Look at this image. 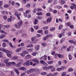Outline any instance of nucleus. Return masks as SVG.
Masks as SVG:
<instances>
[{
    "label": "nucleus",
    "instance_id": "27",
    "mask_svg": "<svg viewBox=\"0 0 76 76\" xmlns=\"http://www.w3.org/2000/svg\"><path fill=\"white\" fill-rule=\"evenodd\" d=\"M61 4L63 5V4H64V3H66V1H63V0H61Z\"/></svg>",
    "mask_w": 76,
    "mask_h": 76
},
{
    "label": "nucleus",
    "instance_id": "23",
    "mask_svg": "<svg viewBox=\"0 0 76 76\" xmlns=\"http://www.w3.org/2000/svg\"><path fill=\"white\" fill-rule=\"evenodd\" d=\"M18 56H15L13 57H12V60H17L18 59Z\"/></svg>",
    "mask_w": 76,
    "mask_h": 76
},
{
    "label": "nucleus",
    "instance_id": "45",
    "mask_svg": "<svg viewBox=\"0 0 76 76\" xmlns=\"http://www.w3.org/2000/svg\"><path fill=\"white\" fill-rule=\"evenodd\" d=\"M27 34L25 33L23 34H22L21 36L22 37H26L27 36Z\"/></svg>",
    "mask_w": 76,
    "mask_h": 76
},
{
    "label": "nucleus",
    "instance_id": "54",
    "mask_svg": "<svg viewBox=\"0 0 76 76\" xmlns=\"http://www.w3.org/2000/svg\"><path fill=\"white\" fill-rule=\"evenodd\" d=\"M56 8L58 9H60L62 8V7L61 6H57L56 7Z\"/></svg>",
    "mask_w": 76,
    "mask_h": 76
},
{
    "label": "nucleus",
    "instance_id": "39",
    "mask_svg": "<svg viewBox=\"0 0 76 76\" xmlns=\"http://www.w3.org/2000/svg\"><path fill=\"white\" fill-rule=\"evenodd\" d=\"M2 46L3 47H5L6 46V44L5 42H3L2 43Z\"/></svg>",
    "mask_w": 76,
    "mask_h": 76
},
{
    "label": "nucleus",
    "instance_id": "32",
    "mask_svg": "<svg viewBox=\"0 0 76 76\" xmlns=\"http://www.w3.org/2000/svg\"><path fill=\"white\" fill-rule=\"evenodd\" d=\"M28 51H29V52H32V51H33V48H31L30 49H28Z\"/></svg>",
    "mask_w": 76,
    "mask_h": 76
},
{
    "label": "nucleus",
    "instance_id": "64",
    "mask_svg": "<svg viewBox=\"0 0 76 76\" xmlns=\"http://www.w3.org/2000/svg\"><path fill=\"white\" fill-rule=\"evenodd\" d=\"M57 12H58V11L56 10H54L53 11V12L54 13H57Z\"/></svg>",
    "mask_w": 76,
    "mask_h": 76
},
{
    "label": "nucleus",
    "instance_id": "4",
    "mask_svg": "<svg viewBox=\"0 0 76 76\" xmlns=\"http://www.w3.org/2000/svg\"><path fill=\"white\" fill-rule=\"evenodd\" d=\"M9 53H7V56L9 58H11L12 57V55L11 54H12V52L9 51V52H8Z\"/></svg>",
    "mask_w": 76,
    "mask_h": 76
},
{
    "label": "nucleus",
    "instance_id": "14",
    "mask_svg": "<svg viewBox=\"0 0 76 76\" xmlns=\"http://www.w3.org/2000/svg\"><path fill=\"white\" fill-rule=\"evenodd\" d=\"M38 19H36L34 20V25H37V24H38Z\"/></svg>",
    "mask_w": 76,
    "mask_h": 76
},
{
    "label": "nucleus",
    "instance_id": "61",
    "mask_svg": "<svg viewBox=\"0 0 76 76\" xmlns=\"http://www.w3.org/2000/svg\"><path fill=\"white\" fill-rule=\"evenodd\" d=\"M2 54H3V53L0 51V58H1L3 57V55H2Z\"/></svg>",
    "mask_w": 76,
    "mask_h": 76
},
{
    "label": "nucleus",
    "instance_id": "8",
    "mask_svg": "<svg viewBox=\"0 0 76 76\" xmlns=\"http://www.w3.org/2000/svg\"><path fill=\"white\" fill-rule=\"evenodd\" d=\"M22 23H23V22L22 20L19 21V22L18 23V26L19 27V28H20L21 26H22Z\"/></svg>",
    "mask_w": 76,
    "mask_h": 76
},
{
    "label": "nucleus",
    "instance_id": "38",
    "mask_svg": "<svg viewBox=\"0 0 76 76\" xmlns=\"http://www.w3.org/2000/svg\"><path fill=\"white\" fill-rule=\"evenodd\" d=\"M53 37V35L51 34H48V35L46 36V37H47L48 38V37Z\"/></svg>",
    "mask_w": 76,
    "mask_h": 76
},
{
    "label": "nucleus",
    "instance_id": "10",
    "mask_svg": "<svg viewBox=\"0 0 76 76\" xmlns=\"http://www.w3.org/2000/svg\"><path fill=\"white\" fill-rule=\"evenodd\" d=\"M27 61L28 64V66H30V65L32 66V64H33V63H32V61H31V60H29Z\"/></svg>",
    "mask_w": 76,
    "mask_h": 76
},
{
    "label": "nucleus",
    "instance_id": "30",
    "mask_svg": "<svg viewBox=\"0 0 76 76\" xmlns=\"http://www.w3.org/2000/svg\"><path fill=\"white\" fill-rule=\"evenodd\" d=\"M65 40V38H62L60 40V42L61 43H63L64 41V40Z\"/></svg>",
    "mask_w": 76,
    "mask_h": 76
},
{
    "label": "nucleus",
    "instance_id": "48",
    "mask_svg": "<svg viewBox=\"0 0 76 76\" xmlns=\"http://www.w3.org/2000/svg\"><path fill=\"white\" fill-rule=\"evenodd\" d=\"M4 64H3L2 63H0V66H1V67L4 66Z\"/></svg>",
    "mask_w": 76,
    "mask_h": 76
},
{
    "label": "nucleus",
    "instance_id": "36",
    "mask_svg": "<svg viewBox=\"0 0 76 76\" xmlns=\"http://www.w3.org/2000/svg\"><path fill=\"white\" fill-rule=\"evenodd\" d=\"M50 31H55V28L53 27L51 28L50 29Z\"/></svg>",
    "mask_w": 76,
    "mask_h": 76
},
{
    "label": "nucleus",
    "instance_id": "21",
    "mask_svg": "<svg viewBox=\"0 0 76 76\" xmlns=\"http://www.w3.org/2000/svg\"><path fill=\"white\" fill-rule=\"evenodd\" d=\"M21 65V63L19 62L16 65V67H19Z\"/></svg>",
    "mask_w": 76,
    "mask_h": 76
},
{
    "label": "nucleus",
    "instance_id": "47",
    "mask_svg": "<svg viewBox=\"0 0 76 76\" xmlns=\"http://www.w3.org/2000/svg\"><path fill=\"white\" fill-rule=\"evenodd\" d=\"M4 27L6 28H10V25H4Z\"/></svg>",
    "mask_w": 76,
    "mask_h": 76
},
{
    "label": "nucleus",
    "instance_id": "52",
    "mask_svg": "<svg viewBox=\"0 0 76 76\" xmlns=\"http://www.w3.org/2000/svg\"><path fill=\"white\" fill-rule=\"evenodd\" d=\"M18 11H20V12H23V9L22 8H19V9H18Z\"/></svg>",
    "mask_w": 76,
    "mask_h": 76
},
{
    "label": "nucleus",
    "instance_id": "41",
    "mask_svg": "<svg viewBox=\"0 0 76 76\" xmlns=\"http://www.w3.org/2000/svg\"><path fill=\"white\" fill-rule=\"evenodd\" d=\"M37 54V53L36 52H34L32 53V55L33 56H36Z\"/></svg>",
    "mask_w": 76,
    "mask_h": 76
},
{
    "label": "nucleus",
    "instance_id": "35",
    "mask_svg": "<svg viewBox=\"0 0 76 76\" xmlns=\"http://www.w3.org/2000/svg\"><path fill=\"white\" fill-rule=\"evenodd\" d=\"M66 67L64 66H62L61 67V70H64V69H66Z\"/></svg>",
    "mask_w": 76,
    "mask_h": 76
},
{
    "label": "nucleus",
    "instance_id": "5",
    "mask_svg": "<svg viewBox=\"0 0 76 76\" xmlns=\"http://www.w3.org/2000/svg\"><path fill=\"white\" fill-rule=\"evenodd\" d=\"M58 56L59 58H63L64 57V55L59 54H56L55 56Z\"/></svg>",
    "mask_w": 76,
    "mask_h": 76
},
{
    "label": "nucleus",
    "instance_id": "15",
    "mask_svg": "<svg viewBox=\"0 0 76 76\" xmlns=\"http://www.w3.org/2000/svg\"><path fill=\"white\" fill-rule=\"evenodd\" d=\"M12 20V16H10V18H8L7 19V21H8L9 22H11Z\"/></svg>",
    "mask_w": 76,
    "mask_h": 76
},
{
    "label": "nucleus",
    "instance_id": "46",
    "mask_svg": "<svg viewBox=\"0 0 76 76\" xmlns=\"http://www.w3.org/2000/svg\"><path fill=\"white\" fill-rule=\"evenodd\" d=\"M9 7V5L7 4H6L4 5V8H6V7Z\"/></svg>",
    "mask_w": 76,
    "mask_h": 76
},
{
    "label": "nucleus",
    "instance_id": "31",
    "mask_svg": "<svg viewBox=\"0 0 76 76\" xmlns=\"http://www.w3.org/2000/svg\"><path fill=\"white\" fill-rule=\"evenodd\" d=\"M37 15L38 16H39L40 15H42V12H37L36 13Z\"/></svg>",
    "mask_w": 76,
    "mask_h": 76
},
{
    "label": "nucleus",
    "instance_id": "62",
    "mask_svg": "<svg viewBox=\"0 0 76 76\" xmlns=\"http://www.w3.org/2000/svg\"><path fill=\"white\" fill-rule=\"evenodd\" d=\"M48 28V26H46L44 27H43V29H44L45 30H46Z\"/></svg>",
    "mask_w": 76,
    "mask_h": 76
},
{
    "label": "nucleus",
    "instance_id": "6",
    "mask_svg": "<svg viewBox=\"0 0 76 76\" xmlns=\"http://www.w3.org/2000/svg\"><path fill=\"white\" fill-rule=\"evenodd\" d=\"M31 41L34 42V43H36L38 41V40L37 39H35V38L34 37H32L31 38Z\"/></svg>",
    "mask_w": 76,
    "mask_h": 76
},
{
    "label": "nucleus",
    "instance_id": "53",
    "mask_svg": "<svg viewBox=\"0 0 76 76\" xmlns=\"http://www.w3.org/2000/svg\"><path fill=\"white\" fill-rule=\"evenodd\" d=\"M62 27H63V25H60L59 26V30H61V29L62 28Z\"/></svg>",
    "mask_w": 76,
    "mask_h": 76
},
{
    "label": "nucleus",
    "instance_id": "63",
    "mask_svg": "<svg viewBox=\"0 0 76 76\" xmlns=\"http://www.w3.org/2000/svg\"><path fill=\"white\" fill-rule=\"evenodd\" d=\"M4 35H2L1 36H0V39H2V38H4Z\"/></svg>",
    "mask_w": 76,
    "mask_h": 76
},
{
    "label": "nucleus",
    "instance_id": "16",
    "mask_svg": "<svg viewBox=\"0 0 76 76\" xmlns=\"http://www.w3.org/2000/svg\"><path fill=\"white\" fill-rule=\"evenodd\" d=\"M5 64L6 66H8V67H9V66H10V65L12 64V62H8L6 63Z\"/></svg>",
    "mask_w": 76,
    "mask_h": 76
},
{
    "label": "nucleus",
    "instance_id": "60",
    "mask_svg": "<svg viewBox=\"0 0 76 76\" xmlns=\"http://www.w3.org/2000/svg\"><path fill=\"white\" fill-rule=\"evenodd\" d=\"M61 70V69L60 68H58L56 69V70L57 71H60Z\"/></svg>",
    "mask_w": 76,
    "mask_h": 76
},
{
    "label": "nucleus",
    "instance_id": "3",
    "mask_svg": "<svg viewBox=\"0 0 76 76\" xmlns=\"http://www.w3.org/2000/svg\"><path fill=\"white\" fill-rule=\"evenodd\" d=\"M18 70H22L23 71H25V70H26V68L25 67L23 66H22L20 67H19L18 68Z\"/></svg>",
    "mask_w": 76,
    "mask_h": 76
},
{
    "label": "nucleus",
    "instance_id": "18",
    "mask_svg": "<svg viewBox=\"0 0 76 76\" xmlns=\"http://www.w3.org/2000/svg\"><path fill=\"white\" fill-rule=\"evenodd\" d=\"M33 61H34V62H35L36 63H39V60H38V59H35L33 60Z\"/></svg>",
    "mask_w": 76,
    "mask_h": 76
},
{
    "label": "nucleus",
    "instance_id": "57",
    "mask_svg": "<svg viewBox=\"0 0 76 76\" xmlns=\"http://www.w3.org/2000/svg\"><path fill=\"white\" fill-rule=\"evenodd\" d=\"M52 63H53V62L52 61H50L48 62L49 64H52Z\"/></svg>",
    "mask_w": 76,
    "mask_h": 76
},
{
    "label": "nucleus",
    "instance_id": "19",
    "mask_svg": "<svg viewBox=\"0 0 76 76\" xmlns=\"http://www.w3.org/2000/svg\"><path fill=\"white\" fill-rule=\"evenodd\" d=\"M39 49V45H37L35 48V51H37Z\"/></svg>",
    "mask_w": 76,
    "mask_h": 76
},
{
    "label": "nucleus",
    "instance_id": "20",
    "mask_svg": "<svg viewBox=\"0 0 76 76\" xmlns=\"http://www.w3.org/2000/svg\"><path fill=\"white\" fill-rule=\"evenodd\" d=\"M28 64H28L27 61L23 63V65L24 66H29V65Z\"/></svg>",
    "mask_w": 76,
    "mask_h": 76
},
{
    "label": "nucleus",
    "instance_id": "55",
    "mask_svg": "<svg viewBox=\"0 0 76 76\" xmlns=\"http://www.w3.org/2000/svg\"><path fill=\"white\" fill-rule=\"evenodd\" d=\"M37 18L41 20L42 19V17L40 16H37Z\"/></svg>",
    "mask_w": 76,
    "mask_h": 76
},
{
    "label": "nucleus",
    "instance_id": "1",
    "mask_svg": "<svg viewBox=\"0 0 76 76\" xmlns=\"http://www.w3.org/2000/svg\"><path fill=\"white\" fill-rule=\"evenodd\" d=\"M71 5H73V6H74L73 5H72L70 7V8L71 9H72V10H73V9H74L75 10H76V4H75L74 3H72L71 4Z\"/></svg>",
    "mask_w": 76,
    "mask_h": 76
},
{
    "label": "nucleus",
    "instance_id": "11",
    "mask_svg": "<svg viewBox=\"0 0 76 76\" xmlns=\"http://www.w3.org/2000/svg\"><path fill=\"white\" fill-rule=\"evenodd\" d=\"M52 19V18H51V17H50V18H48L46 20V22L47 23H50L51 22V20Z\"/></svg>",
    "mask_w": 76,
    "mask_h": 76
},
{
    "label": "nucleus",
    "instance_id": "17",
    "mask_svg": "<svg viewBox=\"0 0 76 76\" xmlns=\"http://www.w3.org/2000/svg\"><path fill=\"white\" fill-rule=\"evenodd\" d=\"M14 71L15 72V73L17 74V75H19V72L18 71V70L16 69H14Z\"/></svg>",
    "mask_w": 76,
    "mask_h": 76
},
{
    "label": "nucleus",
    "instance_id": "28",
    "mask_svg": "<svg viewBox=\"0 0 76 76\" xmlns=\"http://www.w3.org/2000/svg\"><path fill=\"white\" fill-rule=\"evenodd\" d=\"M9 59H6L4 60V62L6 64L9 62Z\"/></svg>",
    "mask_w": 76,
    "mask_h": 76
},
{
    "label": "nucleus",
    "instance_id": "42",
    "mask_svg": "<svg viewBox=\"0 0 76 76\" xmlns=\"http://www.w3.org/2000/svg\"><path fill=\"white\" fill-rule=\"evenodd\" d=\"M73 69L72 68H69L68 69V72H73Z\"/></svg>",
    "mask_w": 76,
    "mask_h": 76
},
{
    "label": "nucleus",
    "instance_id": "2",
    "mask_svg": "<svg viewBox=\"0 0 76 76\" xmlns=\"http://www.w3.org/2000/svg\"><path fill=\"white\" fill-rule=\"evenodd\" d=\"M0 51H3V52H5V53H9V51L5 49L4 48H0Z\"/></svg>",
    "mask_w": 76,
    "mask_h": 76
},
{
    "label": "nucleus",
    "instance_id": "56",
    "mask_svg": "<svg viewBox=\"0 0 76 76\" xmlns=\"http://www.w3.org/2000/svg\"><path fill=\"white\" fill-rule=\"evenodd\" d=\"M24 54H29V52L27 51H25L23 52Z\"/></svg>",
    "mask_w": 76,
    "mask_h": 76
},
{
    "label": "nucleus",
    "instance_id": "13",
    "mask_svg": "<svg viewBox=\"0 0 76 76\" xmlns=\"http://www.w3.org/2000/svg\"><path fill=\"white\" fill-rule=\"evenodd\" d=\"M64 34L63 33H61V34H59L58 35V37L59 38H61L62 37V36L63 37L64 36Z\"/></svg>",
    "mask_w": 76,
    "mask_h": 76
},
{
    "label": "nucleus",
    "instance_id": "44",
    "mask_svg": "<svg viewBox=\"0 0 76 76\" xmlns=\"http://www.w3.org/2000/svg\"><path fill=\"white\" fill-rule=\"evenodd\" d=\"M3 42H9V40L4 39L2 40Z\"/></svg>",
    "mask_w": 76,
    "mask_h": 76
},
{
    "label": "nucleus",
    "instance_id": "50",
    "mask_svg": "<svg viewBox=\"0 0 76 76\" xmlns=\"http://www.w3.org/2000/svg\"><path fill=\"white\" fill-rule=\"evenodd\" d=\"M20 56H22V57H25V53H24V52L21 53L20 54Z\"/></svg>",
    "mask_w": 76,
    "mask_h": 76
},
{
    "label": "nucleus",
    "instance_id": "40",
    "mask_svg": "<svg viewBox=\"0 0 76 76\" xmlns=\"http://www.w3.org/2000/svg\"><path fill=\"white\" fill-rule=\"evenodd\" d=\"M26 57L27 58H31V55L30 54L27 55V56H26Z\"/></svg>",
    "mask_w": 76,
    "mask_h": 76
},
{
    "label": "nucleus",
    "instance_id": "34",
    "mask_svg": "<svg viewBox=\"0 0 76 76\" xmlns=\"http://www.w3.org/2000/svg\"><path fill=\"white\" fill-rule=\"evenodd\" d=\"M66 75V72H64L62 73L61 76H65Z\"/></svg>",
    "mask_w": 76,
    "mask_h": 76
},
{
    "label": "nucleus",
    "instance_id": "29",
    "mask_svg": "<svg viewBox=\"0 0 76 76\" xmlns=\"http://www.w3.org/2000/svg\"><path fill=\"white\" fill-rule=\"evenodd\" d=\"M68 57L69 58V60H71L72 59V56L71 54H69L68 56Z\"/></svg>",
    "mask_w": 76,
    "mask_h": 76
},
{
    "label": "nucleus",
    "instance_id": "51",
    "mask_svg": "<svg viewBox=\"0 0 76 76\" xmlns=\"http://www.w3.org/2000/svg\"><path fill=\"white\" fill-rule=\"evenodd\" d=\"M38 26H34V28L35 29H38Z\"/></svg>",
    "mask_w": 76,
    "mask_h": 76
},
{
    "label": "nucleus",
    "instance_id": "37",
    "mask_svg": "<svg viewBox=\"0 0 76 76\" xmlns=\"http://www.w3.org/2000/svg\"><path fill=\"white\" fill-rule=\"evenodd\" d=\"M33 47V45L32 44H30L27 46V48H29V47Z\"/></svg>",
    "mask_w": 76,
    "mask_h": 76
},
{
    "label": "nucleus",
    "instance_id": "49",
    "mask_svg": "<svg viewBox=\"0 0 76 76\" xmlns=\"http://www.w3.org/2000/svg\"><path fill=\"white\" fill-rule=\"evenodd\" d=\"M21 1L23 4H25L26 2V0H21Z\"/></svg>",
    "mask_w": 76,
    "mask_h": 76
},
{
    "label": "nucleus",
    "instance_id": "33",
    "mask_svg": "<svg viewBox=\"0 0 76 76\" xmlns=\"http://www.w3.org/2000/svg\"><path fill=\"white\" fill-rule=\"evenodd\" d=\"M42 45L43 47H46V46H47V44H46V43L45 42L42 43Z\"/></svg>",
    "mask_w": 76,
    "mask_h": 76
},
{
    "label": "nucleus",
    "instance_id": "25",
    "mask_svg": "<svg viewBox=\"0 0 76 76\" xmlns=\"http://www.w3.org/2000/svg\"><path fill=\"white\" fill-rule=\"evenodd\" d=\"M53 68H54V66L51 65H50L48 67V69H53Z\"/></svg>",
    "mask_w": 76,
    "mask_h": 76
},
{
    "label": "nucleus",
    "instance_id": "22",
    "mask_svg": "<svg viewBox=\"0 0 76 76\" xmlns=\"http://www.w3.org/2000/svg\"><path fill=\"white\" fill-rule=\"evenodd\" d=\"M30 71L31 72V73H32V72H35V69L34 68H31L29 69Z\"/></svg>",
    "mask_w": 76,
    "mask_h": 76
},
{
    "label": "nucleus",
    "instance_id": "12",
    "mask_svg": "<svg viewBox=\"0 0 76 76\" xmlns=\"http://www.w3.org/2000/svg\"><path fill=\"white\" fill-rule=\"evenodd\" d=\"M22 50V48L21 47L20 48H18L17 49L15 50V52L16 53H19V51H20Z\"/></svg>",
    "mask_w": 76,
    "mask_h": 76
},
{
    "label": "nucleus",
    "instance_id": "9",
    "mask_svg": "<svg viewBox=\"0 0 76 76\" xmlns=\"http://www.w3.org/2000/svg\"><path fill=\"white\" fill-rule=\"evenodd\" d=\"M15 15L17 17V18L18 20H20V17L19 15V14L17 12H15Z\"/></svg>",
    "mask_w": 76,
    "mask_h": 76
},
{
    "label": "nucleus",
    "instance_id": "43",
    "mask_svg": "<svg viewBox=\"0 0 76 76\" xmlns=\"http://www.w3.org/2000/svg\"><path fill=\"white\" fill-rule=\"evenodd\" d=\"M26 73H27V74H31V72L29 69V70H27Z\"/></svg>",
    "mask_w": 76,
    "mask_h": 76
},
{
    "label": "nucleus",
    "instance_id": "26",
    "mask_svg": "<svg viewBox=\"0 0 76 76\" xmlns=\"http://www.w3.org/2000/svg\"><path fill=\"white\" fill-rule=\"evenodd\" d=\"M26 6L27 8H29L31 7V4L29 3H28L26 5Z\"/></svg>",
    "mask_w": 76,
    "mask_h": 76
},
{
    "label": "nucleus",
    "instance_id": "59",
    "mask_svg": "<svg viewBox=\"0 0 76 76\" xmlns=\"http://www.w3.org/2000/svg\"><path fill=\"white\" fill-rule=\"evenodd\" d=\"M20 33V34H22V31H18V32L17 33H16V35H18V33Z\"/></svg>",
    "mask_w": 76,
    "mask_h": 76
},
{
    "label": "nucleus",
    "instance_id": "7",
    "mask_svg": "<svg viewBox=\"0 0 76 76\" xmlns=\"http://www.w3.org/2000/svg\"><path fill=\"white\" fill-rule=\"evenodd\" d=\"M69 42L71 44H73L74 45H76V41H74L73 40H70L69 41Z\"/></svg>",
    "mask_w": 76,
    "mask_h": 76
},
{
    "label": "nucleus",
    "instance_id": "58",
    "mask_svg": "<svg viewBox=\"0 0 76 76\" xmlns=\"http://www.w3.org/2000/svg\"><path fill=\"white\" fill-rule=\"evenodd\" d=\"M43 69H44V70H47V67L46 66L43 67Z\"/></svg>",
    "mask_w": 76,
    "mask_h": 76
},
{
    "label": "nucleus",
    "instance_id": "24",
    "mask_svg": "<svg viewBox=\"0 0 76 76\" xmlns=\"http://www.w3.org/2000/svg\"><path fill=\"white\" fill-rule=\"evenodd\" d=\"M45 63V62L43 60H42L40 61V63L42 64H44Z\"/></svg>",
    "mask_w": 76,
    "mask_h": 76
}]
</instances>
